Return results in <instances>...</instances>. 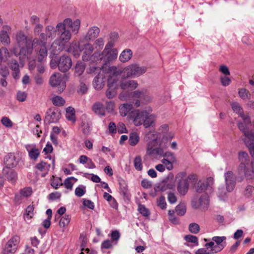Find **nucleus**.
I'll return each mask as SVG.
<instances>
[{
	"mask_svg": "<svg viewBox=\"0 0 254 254\" xmlns=\"http://www.w3.org/2000/svg\"><path fill=\"white\" fill-rule=\"evenodd\" d=\"M238 158L240 164L238 168V179L240 182L244 180V178L247 180H252L254 178V171L250 168L249 157L246 152H240Z\"/></svg>",
	"mask_w": 254,
	"mask_h": 254,
	"instance_id": "1",
	"label": "nucleus"
},
{
	"mask_svg": "<svg viewBox=\"0 0 254 254\" xmlns=\"http://www.w3.org/2000/svg\"><path fill=\"white\" fill-rule=\"evenodd\" d=\"M110 70L115 75L122 73L124 78L137 77L146 71V68L145 66H139L137 64H131L126 66L123 70L118 69L116 66H112L110 67Z\"/></svg>",
	"mask_w": 254,
	"mask_h": 254,
	"instance_id": "2",
	"label": "nucleus"
},
{
	"mask_svg": "<svg viewBox=\"0 0 254 254\" xmlns=\"http://www.w3.org/2000/svg\"><path fill=\"white\" fill-rule=\"evenodd\" d=\"M56 29H57L58 38L54 42L52 45V47H54L55 45H56L59 46L58 50H62L65 44L71 39V34L70 31L66 29V27L62 22L58 23Z\"/></svg>",
	"mask_w": 254,
	"mask_h": 254,
	"instance_id": "3",
	"label": "nucleus"
},
{
	"mask_svg": "<svg viewBox=\"0 0 254 254\" xmlns=\"http://www.w3.org/2000/svg\"><path fill=\"white\" fill-rule=\"evenodd\" d=\"M46 45V42L37 38H34L32 41V51L33 50L37 60L41 63L45 61L47 57L48 50Z\"/></svg>",
	"mask_w": 254,
	"mask_h": 254,
	"instance_id": "4",
	"label": "nucleus"
},
{
	"mask_svg": "<svg viewBox=\"0 0 254 254\" xmlns=\"http://www.w3.org/2000/svg\"><path fill=\"white\" fill-rule=\"evenodd\" d=\"M17 44L20 48V52L27 58L32 53V48L30 47L31 40L22 32H18L16 35Z\"/></svg>",
	"mask_w": 254,
	"mask_h": 254,
	"instance_id": "5",
	"label": "nucleus"
},
{
	"mask_svg": "<svg viewBox=\"0 0 254 254\" xmlns=\"http://www.w3.org/2000/svg\"><path fill=\"white\" fill-rule=\"evenodd\" d=\"M83 53L82 56V60L84 61H90L91 63H98L102 61L103 54L99 52H95L92 54L94 50L93 46L90 44L84 45L83 48Z\"/></svg>",
	"mask_w": 254,
	"mask_h": 254,
	"instance_id": "6",
	"label": "nucleus"
},
{
	"mask_svg": "<svg viewBox=\"0 0 254 254\" xmlns=\"http://www.w3.org/2000/svg\"><path fill=\"white\" fill-rule=\"evenodd\" d=\"M133 103L136 107L140 105V103H147L151 101L152 98L146 89L141 91H135L132 93Z\"/></svg>",
	"mask_w": 254,
	"mask_h": 254,
	"instance_id": "7",
	"label": "nucleus"
},
{
	"mask_svg": "<svg viewBox=\"0 0 254 254\" xmlns=\"http://www.w3.org/2000/svg\"><path fill=\"white\" fill-rule=\"evenodd\" d=\"M239 128L245 136L244 141L246 145L249 148L250 154L254 157V133L246 130L242 124H240Z\"/></svg>",
	"mask_w": 254,
	"mask_h": 254,
	"instance_id": "8",
	"label": "nucleus"
},
{
	"mask_svg": "<svg viewBox=\"0 0 254 254\" xmlns=\"http://www.w3.org/2000/svg\"><path fill=\"white\" fill-rule=\"evenodd\" d=\"M176 179L178 183L177 190L180 194L185 195L189 189V183L186 179V173L181 172L176 176Z\"/></svg>",
	"mask_w": 254,
	"mask_h": 254,
	"instance_id": "9",
	"label": "nucleus"
},
{
	"mask_svg": "<svg viewBox=\"0 0 254 254\" xmlns=\"http://www.w3.org/2000/svg\"><path fill=\"white\" fill-rule=\"evenodd\" d=\"M147 107L144 110H135L131 112L130 118L132 120L135 126H139L143 123L146 117Z\"/></svg>",
	"mask_w": 254,
	"mask_h": 254,
	"instance_id": "10",
	"label": "nucleus"
},
{
	"mask_svg": "<svg viewBox=\"0 0 254 254\" xmlns=\"http://www.w3.org/2000/svg\"><path fill=\"white\" fill-rule=\"evenodd\" d=\"M20 238L17 236L12 237L6 244L2 251L3 254H10L14 253L18 247Z\"/></svg>",
	"mask_w": 254,
	"mask_h": 254,
	"instance_id": "11",
	"label": "nucleus"
},
{
	"mask_svg": "<svg viewBox=\"0 0 254 254\" xmlns=\"http://www.w3.org/2000/svg\"><path fill=\"white\" fill-rule=\"evenodd\" d=\"M50 83L52 86H58L59 93L62 92L65 88V81L63 80L62 75L59 73H56L52 75L50 79Z\"/></svg>",
	"mask_w": 254,
	"mask_h": 254,
	"instance_id": "12",
	"label": "nucleus"
},
{
	"mask_svg": "<svg viewBox=\"0 0 254 254\" xmlns=\"http://www.w3.org/2000/svg\"><path fill=\"white\" fill-rule=\"evenodd\" d=\"M61 118V113L59 109L52 107L48 110L46 113L44 122L48 124L56 123Z\"/></svg>",
	"mask_w": 254,
	"mask_h": 254,
	"instance_id": "13",
	"label": "nucleus"
},
{
	"mask_svg": "<svg viewBox=\"0 0 254 254\" xmlns=\"http://www.w3.org/2000/svg\"><path fill=\"white\" fill-rule=\"evenodd\" d=\"M146 139L147 141L146 152L148 155H153V150L157 145V140L155 134L149 132L146 135Z\"/></svg>",
	"mask_w": 254,
	"mask_h": 254,
	"instance_id": "14",
	"label": "nucleus"
},
{
	"mask_svg": "<svg viewBox=\"0 0 254 254\" xmlns=\"http://www.w3.org/2000/svg\"><path fill=\"white\" fill-rule=\"evenodd\" d=\"M72 65L71 59L67 56L63 55L59 59L58 66L62 72H64L70 69Z\"/></svg>",
	"mask_w": 254,
	"mask_h": 254,
	"instance_id": "15",
	"label": "nucleus"
},
{
	"mask_svg": "<svg viewBox=\"0 0 254 254\" xmlns=\"http://www.w3.org/2000/svg\"><path fill=\"white\" fill-rule=\"evenodd\" d=\"M226 187L228 191H232L236 185V178L233 172L227 171L224 174Z\"/></svg>",
	"mask_w": 254,
	"mask_h": 254,
	"instance_id": "16",
	"label": "nucleus"
},
{
	"mask_svg": "<svg viewBox=\"0 0 254 254\" xmlns=\"http://www.w3.org/2000/svg\"><path fill=\"white\" fill-rule=\"evenodd\" d=\"M62 23L65 27H70L71 31L74 34L78 33L80 27V20L79 19H76L72 21L71 18H67L64 19Z\"/></svg>",
	"mask_w": 254,
	"mask_h": 254,
	"instance_id": "17",
	"label": "nucleus"
},
{
	"mask_svg": "<svg viewBox=\"0 0 254 254\" xmlns=\"http://www.w3.org/2000/svg\"><path fill=\"white\" fill-rule=\"evenodd\" d=\"M152 111V108L150 107H148L146 117L142 124L145 128H148L154 125L156 116L153 114H150Z\"/></svg>",
	"mask_w": 254,
	"mask_h": 254,
	"instance_id": "18",
	"label": "nucleus"
},
{
	"mask_svg": "<svg viewBox=\"0 0 254 254\" xmlns=\"http://www.w3.org/2000/svg\"><path fill=\"white\" fill-rule=\"evenodd\" d=\"M100 54H103V60L104 63H107L117 59L118 56V51L116 49L109 51H106V53L103 52Z\"/></svg>",
	"mask_w": 254,
	"mask_h": 254,
	"instance_id": "19",
	"label": "nucleus"
},
{
	"mask_svg": "<svg viewBox=\"0 0 254 254\" xmlns=\"http://www.w3.org/2000/svg\"><path fill=\"white\" fill-rule=\"evenodd\" d=\"M226 239L225 236H214L212 237V240L215 242L217 244L215 245V248L213 249L215 253H217L221 251L226 246V243H223V241Z\"/></svg>",
	"mask_w": 254,
	"mask_h": 254,
	"instance_id": "20",
	"label": "nucleus"
},
{
	"mask_svg": "<svg viewBox=\"0 0 254 254\" xmlns=\"http://www.w3.org/2000/svg\"><path fill=\"white\" fill-rule=\"evenodd\" d=\"M11 28L7 25H4L0 32V39L3 44L8 45L10 43L9 36L8 32L10 31Z\"/></svg>",
	"mask_w": 254,
	"mask_h": 254,
	"instance_id": "21",
	"label": "nucleus"
},
{
	"mask_svg": "<svg viewBox=\"0 0 254 254\" xmlns=\"http://www.w3.org/2000/svg\"><path fill=\"white\" fill-rule=\"evenodd\" d=\"M116 83L117 80L113 79V82H112V79H110L108 80V89L106 91V96L107 98L109 99L113 98L116 95Z\"/></svg>",
	"mask_w": 254,
	"mask_h": 254,
	"instance_id": "22",
	"label": "nucleus"
},
{
	"mask_svg": "<svg viewBox=\"0 0 254 254\" xmlns=\"http://www.w3.org/2000/svg\"><path fill=\"white\" fill-rule=\"evenodd\" d=\"M137 81L133 80H123L120 82V87L123 89L133 90L137 88Z\"/></svg>",
	"mask_w": 254,
	"mask_h": 254,
	"instance_id": "23",
	"label": "nucleus"
},
{
	"mask_svg": "<svg viewBox=\"0 0 254 254\" xmlns=\"http://www.w3.org/2000/svg\"><path fill=\"white\" fill-rule=\"evenodd\" d=\"M26 148L28 152L29 157L34 161L36 160L40 155V150L36 148L34 144L27 145Z\"/></svg>",
	"mask_w": 254,
	"mask_h": 254,
	"instance_id": "24",
	"label": "nucleus"
},
{
	"mask_svg": "<svg viewBox=\"0 0 254 254\" xmlns=\"http://www.w3.org/2000/svg\"><path fill=\"white\" fill-rule=\"evenodd\" d=\"M100 29L97 26H93L88 29L85 39L86 41L93 40L98 37Z\"/></svg>",
	"mask_w": 254,
	"mask_h": 254,
	"instance_id": "25",
	"label": "nucleus"
},
{
	"mask_svg": "<svg viewBox=\"0 0 254 254\" xmlns=\"http://www.w3.org/2000/svg\"><path fill=\"white\" fill-rule=\"evenodd\" d=\"M3 173L7 180L11 184H14L17 180V173L11 169H4Z\"/></svg>",
	"mask_w": 254,
	"mask_h": 254,
	"instance_id": "26",
	"label": "nucleus"
},
{
	"mask_svg": "<svg viewBox=\"0 0 254 254\" xmlns=\"http://www.w3.org/2000/svg\"><path fill=\"white\" fill-rule=\"evenodd\" d=\"M213 182V179L211 177L207 178V181L206 182H201L199 181L198 182L196 188V191L198 193H202L206 189L208 185L212 184Z\"/></svg>",
	"mask_w": 254,
	"mask_h": 254,
	"instance_id": "27",
	"label": "nucleus"
},
{
	"mask_svg": "<svg viewBox=\"0 0 254 254\" xmlns=\"http://www.w3.org/2000/svg\"><path fill=\"white\" fill-rule=\"evenodd\" d=\"M10 68L13 70L12 76L15 79H19V65L18 62L15 60H12L9 64Z\"/></svg>",
	"mask_w": 254,
	"mask_h": 254,
	"instance_id": "28",
	"label": "nucleus"
},
{
	"mask_svg": "<svg viewBox=\"0 0 254 254\" xmlns=\"http://www.w3.org/2000/svg\"><path fill=\"white\" fill-rule=\"evenodd\" d=\"M4 162L6 166V169H10L16 166L17 162L15 156L12 154H8L4 158Z\"/></svg>",
	"mask_w": 254,
	"mask_h": 254,
	"instance_id": "29",
	"label": "nucleus"
},
{
	"mask_svg": "<svg viewBox=\"0 0 254 254\" xmlns=\"http://www.w3.org/2000/svg\"><path fill=\"white\" fill-rule=\"evenodd\" d=\"M199 205L195 208L200 207L202 209H207L209 204V196L207 194L202 195L199 198Z\"/></svg>",
	"mask_w": 254,
	"mask_h": 254,
	"instance_id": "30",
	"label": "nucleus"
},
{
	"mask_svg": "<svg viewBox=\"0 0 254 254\" xmlns=\"http://www.w3.org/2000/svg\"><path fill=\"white\" fill-rule=\"evenodd\" d=\"M82 49L83 48L77 43H72L71 44L68 51L72 53L75 58H77L79 57Z\"/></svg>",
	"mask_w": 254,
	"mask_h": 254,
	"instance_id": "31",
	"label": "nucleus"
},
{
	"mask_svg": "<svg viewBox=\"0 0 254 254\" xmlns=\"http://www.w3.org/2000/svg\"><path fill=\"white\" fill-rule=\"evenodd\" d=\"M92 109L98 115L100 116H104L105 115L104 105L100 102L95 103L92 106Z\"/></svg>",
	"mask_w": 254,
	"mask_h": 254,
	"instance_id": "32",
	"label": "nucleus"
},
{
	"mask_svg": "<svg viewBox=\"0 0 254 254\" xmlns=\"http://www.w3.org/2000/svg\"><path fill=\"white\" fill-rule=\"evenodd\" d=\"M104 81L101 75L98 74L93 80V86L96 90H101L104 86Z\"/></svg>",
	"mask_w": 254,
	"mask_h": 254,
	"instance_id": "33",
	"label": "nucleus"
},
{
	"mask_svg": "<svg viewBox=\"0 0 254 254\" xmlns=\"http://www.w3.org/2000/svg\"><path fill=\"white\" fill-rule=\"evenodd\" d=\"M132 52L130 49H126L124 50L119 56V60L122 63H125L128 61L131 58Z\"/></svg>",
	"mask_w": 254,
	"mask_h": 254,
	"instance_id": "34",
	"label": "nucleus"
},
{
	"mask_svg": "<svg viewBox=\"0 0 254 254\" xmlns=\"http://www.w3.org/2000/svg\"><path fill=\"white\" fill-rule=\"evenodd\" d=\"M132 109V105L127 103L123 104L119 108L120 113L123 117L126 116Z\"/></svg>",
	"mask_w": 254,
	"mask_h": 254,
	"instance_id": "35",
	"label": "nucleus"
},
{
	"mask_svg": "<svg viewBox=\"0 0 254 254\" xmlns=\"http://www.w3.org/2000/svg\"><path fill=\"white\" fill-rule=\"evenodd\" d=\"M85 64L84 63L78 61L77 62L74 70V74L76 76H80L84 71Z\"/></svg>",
	"mask_w": 254,
	"mask_h": 254,
	"instance_id": "36",
	"label": "nucleus"
},
{
	"mask_svg": "<svg viewBox=\"0 0 254 254\" xmlns=\"http://www.w3.org/2000/svg\"><path fill=\"white\" fill-rule=\"evenodd\" d=\"M75 110L71 107H68L66 110V118L68 120L74 122L76 121Z\"/></svg>",
	"mask_w": 254,
	"mask_h": 254,
	"instance_id": "37",
	"label": "nucleus"
},
{
	"mask_svg": "<svg viewBox=\"0 0 254 254\" xmlns=\"http://www.w3.org/2000/svg\"><path fill=\"white\" fill-rule=\"evenodd\" d=\"M46 35L49 38H54L56 35L57 29L52 25H48L45 28Z\"/></svg>",
	"mask_w": 254,
	"mask_h": 254,
	"instance_id": "38",
	"label": "nucleus"
},
{
	"mask_svg": "<svg viewBox=\"0 0 254 254\" xmlns=\"http://www.w3.org/2000/svg\"><path fill=\"white\" fill-rule=\"evenodd\" d=\"M139 139V135L136 132H131L129 134L128 139L129 144L131 146H134L138 142Z\"/></svg>",
	"mask_w": 254,
	"mask_h": 254,
	"instance_id": "39",
	"label": "nucleus"
},
{
	"mask_svg": "<svg viewBox=\"0 0 254 254\" xmlns=\"http://www.w3.org/2000/svg\"><path fill=\"white\" fill-rule=\"evenodd\" d=\"M51 167V165L49 164H48L47 163L42 161L40 163H38L36 166L35 168L39 170V171L43 172V171H46L48 172L49 170V169Z\"/></svg>",
	"mask_w": 254,
	"mask_h": 254,
	"instance_id": "40",
	"label": "nucleus"
},
{
	"mask_svg": "<svg viewBox=\"0 0 254 254\" xmlns=\"http://www.w3.org/2000/svg\"><path fill=\"white\" fill-rule=\"evenodd\" d=\"M70 216L69 215H64L62 216L59 222V225L61 227H65L67 226L70 221Z\"/></svg>",
	"mask_w": 254,
	"mask_h": 254,
	"instance_id": "41",
	"label": "nucleus"
},
{
	"mask_svg": "<svg viewBox=\"0 0 254 254\" xmlns=\"http://www.w3.org/2000/svg\"><path fill=\"white\" fill-rule=\"evenodd\" d=\"M52 101L53 104L56 106H63L65 101L61 96H56L52 98Z\"/></svg>",
	"mask_w": 254,
	"mask_h": 254,
	"instance_id": "42",
	"label": "nucleus"
},
{
	"mask_svg": "<svg viewBox=\"0 0 254 254\" xmlns=\"http://www.w3.org/2000/svg\"><path fill=\"white\" fill-rule=\"evenodd\" d=\"M241 117L243 119L244 123L241 122L239 123L238 126H239L240 124H242L244 126V127L247 128V130L252 131L251 130H249V127H248V126L251 124V121L250 117L249 116H245L243 114L241 116Z\"/></svg>",
	"mask_w": 254,
	"mask_h": 254,
	"instance_id": "43",
	"label": "nucleus"
},
{
	"mask_svg": "<svg viewBox=\"0 0 254 254\" xmlns=\"http://www.w3.org/2000/svg\"><path fill=\"white\" fill-rule=\"evenodd\" d=\"M238 93L240 97L244 100L249 99L251 98V94L249 91L245 88L240 89Z\"/></svg>",
	"mask_w": 254,
	"mask_h": 254,
	"instance_id": "44",
	"label": "nucleus"
},
{
	"mask_svg": "<svg viewBox=\"0 0 254 254\" xmlns=\"http://www.w3.org/2000/svg\"><path fill=\"white\" fill-rule=\"evenodd\" d=\"M134 166L137 171H141L142 170V159L139 156H136L133 161Z\"/></svg>",
	"mask_w": 254,
	"mask_h": 254,
	"instance_id": "45",
	"label": "nucleus"
},
{
	"mask_svg": "<svg viewBox=\"0 0 254 254\" xmlns=\"http://www.w3.org/2000/svg\"><path fill=\"white\" fill-rule=\"evenodd\" d=\"M231 106L233 110L236 113L239 114L240 116L244 114L243 109L238 103H232Z\"/></svg>",
	"mask_w": 254,
	"mask_h": 254,
	"instance_id": "46",
	"label": "nucleus"
},
{
	"mask_svg": "<svg viewBox=\"0 0 254 254\" xmlns=\"http://www.w3.org/2000/svg\"><path fill=\"white\" fill-rule=\"evenodd\" d=\"M91 124L88 122H82L81 125L82 132L84 134H88L91 131Z\"/></svg>",
	"mask_w": 254,
	"mask_h": 254,
	"instance_id": "47",
	"label": "nucleus"
},
{
	"mask_svg": "<svg viewBox=\"0 0 254 254\" xmlns=\"http://www.w3.org/2000/svg\"><path fill=\"white\" fill-rule=\"evenodd\" d=\"M34 206L33 205H29L25 210V218L27 219H30L34 215Z\"/></svg>",
	"mask_w": 254,
	"mask_h": 254,
	"instance_id": "48",
	"label": "nucleus"
},
{
	"mask_svg": "<svg viewBox=\"0 0 254 254\" xmlns=\"http://www.w3.org/2000/svg\"><path fill=\"white\" fill-rule=\"evenodd\" d=\"M189 231L193 234H197L200 230L199 226L195 223H192L189 225Z\"/></svg>",
	"mask_w": 254,
	"mask_h": 254,
	"instance_id": "49",
	"label": "nucleus"
},
{
	"mask_svg": "<svg viewBox=\"0 0 254 254\" xmlns=\"http://www.w3.org/2000/svg\"><path fill=\"white\" fill-rule=\"evenodd\" d=\"M155 191H165L167 190V187L166 186V181H163L160 183L158 184L155 188Z\"/></svg>",
	"mask_w": 254,
	"mask_h": 254,
	"instance_id": "50",
	"label": "nucleus"
},
{
	"mask_svg": "<svg viewBox=\"0 0 254 254\" xmlns=\"http://www.w3.org/2000/svg\"><path fill=\"white\" fill-rule=\"evenodd\" d=\"M157 205L162 209L166 208L167 203L166 202L165 198L164 196H161L157 199Z\"/></svg>",
	"mask_w": 254,
	"mask_h": 254,
	"instance_id": "51",
	"label": "nucleus"
},
{
	"mask_svg": "<svg viewBox=\"0 0 254 254\" xmlns=\"http://www.w3.org/2000/svg\"><path fill=\"white\" fill-rule=\"evenodd\" d=\"M175 210L178 215L183 216L186 212V206L183 204H179L176 207Z\"/></svg>",
	"mask_w": 254,
	"mask_h": 254,
	"instance_id": "52",
	"label": "nucleus"
},
{
	"mask_svg": "<svg viewBox=\"0 0 254 254\" xmlns=\"http://www.w3.org/2000/svg\"><path fill=\"white\" fill-rule=\"evenodd\" d=\"M174 136V134L172 132H168L165 133L163 135L161 142H167L168 141H170L171 140L173 139Z\"/></svg>",
	"mask_w": 254,
	"mask_h": 254,
	"instance_id": "53",
	"label": "nucleus"
},
{
	"mask_svg": "<svg viewBox=\"0 0 254 254\" xmlns=\"http://www.w3.org/2000/svg\"><path fill=\"white\" fill-rule=\"evenodd\" d=\"M138 210L139 212L144 216H148L150 212L148 209L144 205L139 204Z\"/></svg>",
	"mask_w": 254,
	"mask_h": 254,
	"instance_id": "54",
	"label": "nucleus"
},
{
	"mask_svg": "<svg viewBox=\"0 0 254 254\" xmlns=\"http://www.w3.org/2000/svg\"><path fill=\"white\" fill-rule=\"evenodd\" d=\"M86 192L85 187L80 186L76 188L75 190V194L78 197L83 196Z\"/></svg>",
	"mask_w": 254,
	"mask_h": 254,
	"instance_id": "55",
	"label": "nucleus"
},
{
	"mask_svg": "<svg viewBox=\"0 0 254 254\" xmlns=\"http://www.w3.org/2000/svg\"><path fill=\"white\" fill-rule=\"evenodd\" d=\"M10 54L8 49L5 47H2L0 49V60L2 61L3 57L7 58L9 57Z\"/></svg>",
	"mask_w": 254,
	"mask_h": 254,
	"instance_id": "56",
	"label": "nucleus"
},
{
	"mask_svg": "<svg viewBox=\"0 0 254 254\" xmlns=\"http://www.w3.org/2000/svg\"><path fill=\"white\" fill-rule=\"evenodd\" d=\"M1 122L4 126L7 127H11L13 125V123L8 118L6 117L2 118Z\"/></svg>",
	"mask_w": 254,
	"mask_h": 254,
	"instance_id": "57",
	"label": "nucleus"
},
{
	"mask_svg": "<svg viewBox=\"0 0 254 254\" xmlns=\"http://www.w3.org/2000/svg\"><path fill=\"white\" fill-rule=\"evenodd\" d=\"M169 219L171 223L176 224L178 223V220L174 215V211L169 210L168 211Z\"/></svg>",
	"mask_w": 254,
	"mask_h": 254,
	"instance_id": "58",
	"label": "nucleus"
},
{
	"mask_svg": "<svg viewBox=\"0 0 254 254\" xmlns=\"http://www.w3.org/2000/svg\"><path fill=\"white\" fill-rule=\"evenodd\" d=\"M195 254H215V251L212 249L211 251H209L208 249L205 248L199 249L195 252Z\"/></svg>",
	"mask_w": 254,
	"mask_h": 254,
	"instance_id": "59",
	"label": "nucleus"
},
{
	"mask_svg": "<svg viewBox=\"0 0 254 254\" xmlns=\"http://www.w3.org/2000/svg\"><path fill=\"white\" fill-rule=\"evenodd\" d=\"M20 194L24 197H28L32 193V190L30 188H25L20 190Z\"/></svg>",
	"mask_w": 254,
	"mask_h": 254,
	"instance_id": "60",
	"label": "nucleus"
},
{
	"mask_svg": "<svg viewBox=\"0 0 254 254\" xmlns=\"http://www.w3.org/2000/svg\"><path fill=\"white\" fill-rule=\"evenodd\" d=\"M120 190L124 196H126L128 190L127 186L125 183H120Z\"/></svg>",
	"mask_w": 254,
	"mask_h": 254,
	"instance_id": "61",
	"label": "nucleus"
},
{
	"mask_svg": "<svg viewBox=\"0 0 254 254\" xmlns=\"http://www.w3.org/2000/svg\"><path fill=\"white\" fill-rule=\"evenodd\" d=\"M27 94L25 92L18 91L17 93V99L20 102H23L26 100Z\"/></svg>",
	"mask_w": 254,
	"mask_h": 254,
	"instance_id": "62",
	"label": "nucleus"
},
{
	"mask_svg": "<svg viewBox=\"0 0 254 254\" xmlns=\"http://www.w3.org/2000/svg\"><path fill=\"white\" fill-rule=\"evenodd\" d=\"M73 179H74L73 177H69V178L66 179L64 180V185L65 187L67 189H69V190L72 189V186H73V183L71 182V180Z\"/></svg>",
	"mask_w": 254,
	"mask_h": 254,
	"instance_id": "63",
	"label": "nucleus"
},
{
	"mask_svg": "<svg viewBox=\"0 0 254 254\" xmlns=\"http://www.w3.org/2000/svg\"><path fill=\"white\" fill-rule=\"evenodd\" d=\"M161 162L163 164V165L166 167L167 169L169 171H170L173 169V166L170 161L166 159H163L161 160Z\"/></svg>",
	"mask_w": 254,
	"mask_h": 254,
	"instance_id": "64",
	"label": "nucleus"
}]
</instances>
